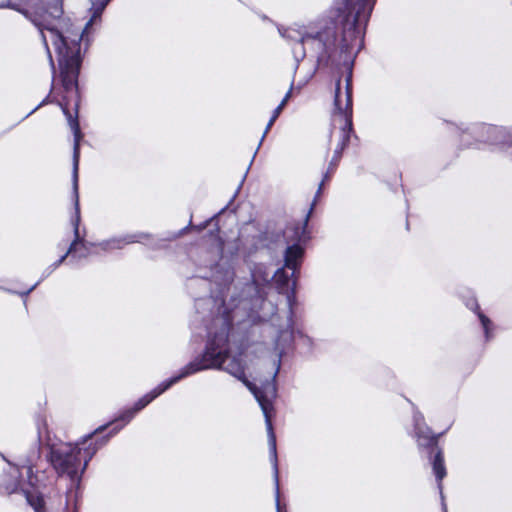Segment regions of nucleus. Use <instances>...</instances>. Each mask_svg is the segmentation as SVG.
<instances>
[{
	"mask_svg": "<svg viewBox=\"0 0 512 512\" xmlns=\"http://www.w3.org/2000/svg\"><path fill=\"white\" fill-rule=\"evenodd\" d=\"M478 317L481 321V324L483 326V329H484V332H485V336H486V339L488 340L490 338V325H491V321L489 320V318H487L484 314L478 312Z\"/></svg>",
	"mask_w": 512,
	"mask_h": 512,
	"instance_id": "nucleus-16",
	"label": "nucleus"
},
{
	"mask_svg": "<svg viewBox=\"0 0 512 512\" xmlns=\"http://www.w3.org/2000/svg\"><path fill=\"white\" fill-rule=\"evenodd\" d=\"M292 286H293V288L295 287V281H292Z\"/></svg>",
	"mask_w": 512,
	"mask_h": 512,
	"instance_id": "nucleus-22",
	"label": "nucleus"
},
{
	"mask_svg": "<svg viewBox=\"0 0 512 512\" xmlns=\"http://www.w3.org/2000/svg\"><path fill=\"white\" fill-rule=\"evenodd\" d=\"M442 506H443V510H444V512H447L446 505H445V503H444V502L442 503Z\"/></svg>",
	"mask_w": 512,
	"mask_h": 512,
	"instance_id": "nucleus-21",
	"label": "nucleus"
},
{
	"mask_svg": "<svg viewBox=\"0 0 512 512\" xmlns=\"http://www.w3.org/2000/svg\"><path fill=\"white\" fill-rule=\"evenodd\" d=\"M59 105L67 118L69 126L74 134V146H73V171H72V184H73V194H74V204H75V214L71 219L73 228H74V236L75 239L71 243L68 251L60 257L50 268L51 273L55 270L63 261L70 255L71 259L73 258H83L87 257L90 254V249L88 244L83 240L79 231L80 224V207H79V194H78V167H79V159H80V140L82 138V134L80 131V126L77 120V117H73L68 108V102L66 97L59 102Z\"/></svg>",
	"mask_w": 512,
	"mask_h": 512,
	"instance_id": "nucleus-4",
	"label": "nucleus"
},
{
	"mask_svg": "<svg viewBox=\"0 0 512 512\" xmlns=\"http://www.w3.org/2000/svg\"><path fill=\"white\" fill-rule=\"evenodd\" d=\"M432 466L434 474L438 481V488L440 490L441 497L443 498L441 481L446 476V468L444 465V459L441 451H438L437 454L435 455Z\"/></svg>",
	"mask_w": 512,
	"mask_h": 512,
	"instance_id": "nucleus-12",
	"label": "nucleus"
},
{
	"mask_svg": "<svg viewBox=\"0 0 512 512\" xmlns=\"http://www.w3.org/2000/svg\"><path fill=\"white\" fill-rule=\"evenodd\" d=\"M376 0H343L338 8L337 23L325 25L322 21L307 24L293 23L277 27L280 36L291 43L301 45L295 53L297 60L304 58L306 44L317 55L321 66L348 65L354 52L363 46L365 28Z\"/></svg>",
	"mask_w": 512,
	"mask_h": 512,
	"instance_id": "nucleus-1",
	"label": "nucleus"
},
{
	"mask_svg": "<svg viewBox=\"0 0 512 512\" xmlns=\"http://www.w3.org/2000/svg\"><path fill=\"white\" fill-rule=\"evenodd\" d=\"M415 437L419 446L432 447L436 445L437 438L434 436L430 428L425 424L424 417L420 412L413 414Z\"/></svg>",
	"mask_w": 512,
	"mask_h": 512,
	"instance_id": "nucleus-5",
	"label": "nucleus"
},
{
	"mask_svg": "<svg viewBox=\"0 0 512 512\" xmlns=\"http://www.w3.org/2000/svg\"><path fill=\"white\" fill-rule=\"evenodd\" d=\"M272 279L274 280L278 289L281 292H284L286 289L289 288L290 279L283 268H279L272 276Z\"/></svg>",
	"mask_w": 512,
	"mask_h": 512,
	"instance_id": "nucleus-15",
	"label": "nucleus"
},
{
	"mask_svg": "<svg viewBox=\"0 0 512 512\" xmlns=\"http://www.w3.org/2000/svg\"><path fill=\"white\" fill-rule=\"evenodd\" d=\"M110 1L92 0L90 8L92 15L83 29L75 28L69 19H61L63 11L57 5L50 11L18 9L39 30L51 67L54 69V62L48 47V40L52 41L58 55L62 85L67 93H77V79L81 65V41L89 42L92 25L100 21L101 15Z\"/></svg>",
	"mask_w": 512,
	"mask_h": 512,
	"instance_id": "nucleus-2",
	"label": "nucleus"
},
{
	"mask_svg": "<svg viewBox=\"0 0 512 512\" xmlns=\"http://www.w3.org/2000/svg\"><path fill=\"white\" fill-rule=\"evenodd\" d=\"M470 308H471V309H478L479 307H478V304L474 303L473 305H471V307H470Z\"/></svg>",
	"mask_w": 512,
	"mask_h": 512,
	"instance_id": "nucleus-20",
	"label": "nucleus"
},
{
	"mask_svg": "<svg viewBox=\"0 0 512 512\" xmlns=\"http://www.w3.org/2000/svg\"><path fill=\"white\" fill-rule=\"evenodd\" d=\"M290 95H291V89L286 93L285 97L283 98V100L281 101V103L274 109L273 113H272V116L265 128V131L261 137V140H260V143L259 145H261L262 141L264 140L265 136L267 135L268 131L271 129V127L273 126L274 122L276 121V119L279 117L280 113L282 112L283 108L285 107L288 99L290 98Z\"/></svg>",
	"mask_w": 512,
	"mask_h": 512,
	"instance_id": "nucleus-14",
	"label": "nucleus"
},
{
	"mask_svg": "<svg viewBox=\"0 0 512 512\" xmlns=\"http://www.w3.org/2000/svg\"><path fill=\"white\" fill-rule=\"evenodd\" d=\"M287 300H288L289 305L291 306V304H292V295L288 294L287 295Z\"/></svg>",
	"mask_w": 512,
	"mask_h": 512,
	"instance_id": "nucleus-19",
	"label": "nucleus"
},
{
	"mask_svg": "<svg viewBox=\"0 0 512 512\" xmlns=\"http://www.w3.org/2000/svg\"><path fill=\"white\" fill-rule=\"evenodd\" d=\"M208 277L217 285L226 287L233 282L234 272L229 267L216 264L211 268V273Z\"/></svg>",
	"mask_w": 512,
	"mask_h": 512,
	"instance_id": "nucleus-9",
	"label": "nucleus"
},
{
	"mask_svg": "<svg viewBox=\"0 0 512 512\" xmlns=\"http://www.w3.org/2000/svg\"><path fill=\"white\" fill-rule=\"evenodd\" d=\"M37 284L33 285L27 292L21 294L22 296H27L32 290H34V288L36 287Z\"/></svg>",
	"mask_w": 512,
	"mask_h": 512,
	"instance_id": "nucleus-18",
	"label": "nucleus"
},
{
	"mask_svg": "<svg viewBox=\"0 0 512 512\" xmlns=\"http://www.w3.org/2000/svg\"><path fill=\"white\" fill-rule=\"evenodd\" d=\"M27 474V481L20 479V470L17 466H10L9 471L3 478L2 485L4 490L6 491V484H14L19 483L27 488H32L35 486L36 477L33 475V467L31 465L25 467Z\"/></svg>",
	"mask_w": 512,
	"mask_h": 512,
	"instance_id": "nucleus-6",
	"label": "nucleus"
},
{
	"mask_svg": "<svg viewBox=\"0 0 512 512\" xmlns=\"http://www.w3.org/2000/svg\"><path fill=\"white\" fill-rule=\"evenodd\" d=\"M485 129H486L487 133H489L492 136H495L494 138L488 139L492 143H497L498 142L497 136L502 135L504 132L502 128H497V127H492V126L485 127Z\"/></svg>",
	"mask_w": 512,
	"mask_h": 512,
	"instance_id": "nucleus-17",
	"label": "nucleus"
},
{
	"mask_svg": "<svg viewBox=\"0 0 512 512\" xmlns=\"http://www.w3.org/2000/svg\"><path fill=\"white\" fill-rule=\"evenodd\" d=\"M303 257V249L297 245H291L285 252V267L291 269L293 273L297 270Z\"/></svg>",
	"mask_w": 512,
	"mask_h": 512,
	"instance_id": "nucleus-10",
	"label": "nucleus"
},
{
	"mask_svg": "<svg viewBox=\"0 0 512 512\" xmlns=\"http://www.w3.org/2000/svg\"><path fill=\"white\" fill-rule=\"evenodd\" d=\"M6 492L8 494L22 492L25 495L28 503L35 510V512H44V508H43L44 500H43V498L41 496H39V495L31 494L30 488H27V487H25L23 485H20L19 483L6 484Z\"/></svg>",
	"mask_w": 512,
	"mask_h": 512,
	"instance_id": "nucleus-7",
	"label": "nucleus"
},
{
	"mask_svg": "<svg viewBox=\"0 0 512 512\" xmlns=\"http://www.w3.org/2000/svg\"><path fill=\"white\" fill-rule=\"evenodd\" d=\"M251 275L252 281L257 287L269 284L272 279L270 271L263 264H256L251 270Z\"/></svg>",
	"mask_w": 512,
	"mask_h": 512,
	"instance_id": "nucleus-11",
	"label": "nucleus"
},
{
	"mask_svg": "<svg viewBox=\"0 0 512 512\" xmlns=\"http://www.w3.org/2000/svg\"><path fill=\"white\" fill-rule=\"evenodd\" d=\"M352 88H351V73L346 78L345 91L341 90L340 80L336 83L334 110L331 118V131L330 141H336L334 156L329 164L328 170L325 173L323 180L319 184L315 199L311 205L309 214L315 206L317 198L321 195L324 182L330 179V175L334 173L336 166L340 160L341 154L347 146L350 134L352 132Z\"/></svg>",
	"mask_w": 512,
	"mask_h": 512,
	"instance_id": "nucleus-3",
	"label": "nucleus"
},
{
	"mask_svg": "<svg viewBox=\"0 0 512 512\" xmlns=\"http://www.w3.org/2000/svg\"><path fill=\"white\" fill-rule=\"evenodd\" d=\"M309 214L306 216L304 222L298 223L293 227H288L285 230V236L291 240L302 241L305 240L306 225L308 222Z\"/></svg>",
	"mask_w": 512,
	"mask_h": 512,
	"instance_id": "nucleus-13",
	"label": "nucleus"
},
{
	"mask_svg": "<svg viewBox=\"0 0 512 512\" xmlns=\"http://www.w3.org/2000/svg\"><path fill=\"white\" fill-rule=\"evenodd\" d=\"M143 234H130L119 238H112L104 241L98 245V248L103 251H111L113 249H122L124 246L130 243L141 242Z\"/></svg>",
	"mask_w": 512,
	"mask_h": 512,
	"instance_id": "nucleus-8",
	"label": "nucleus"
}]
</instances>
